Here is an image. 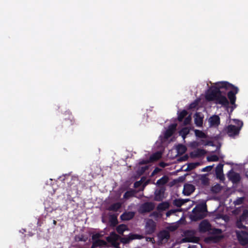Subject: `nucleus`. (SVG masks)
<instances>
[{"mask_svg":"<svg viewBox=\"0 0 248 248\" xmlns=\"http://www.w3.org/2000/svg\"><path fill=\"white\" fill-rule=\"evenodd\" d=\"M196 105H197V103H191L190 105V108H193L196 106Z\"/></svg>","mask_w":248,"mask_h":248,"instance_id":"nucleus-55","label":"nucleus"},{"mask_svg":"<svg viewBox=\"0 0 248 248\" xmlns=\"http://www.w3.org/2000/svg\"><path fill=\"white\" fill-rule=\"evenodd\" d=\"M223 164L219 163L216 168L215 172L217 178L222 180L224 179L223 173Z\"/></svg>","mask_w":248,"mask_h":248,"instance_id":"nucleus-19","label":"nucleus"},{"mask_svg":"<svg viewBox=\"0 0 248 248\" xmlns=\"http://www.w3.org/2000/svg\"><path fill=\"white\" fill-rule=\"evenodd\" d=\"M137 191L135 189H130L127 191L124 195L123 198L124 199H128L131 197H135Z\"/></svg>","mask_w":248,"mask_h":248,"instance_id":"nucleus-23","label":"nucleus"},{"mask_svg":"<svg viewBox=\"0 0 248 248\" xmlns=\"http://www.w3.org/2000/svg\"><path fill=\"white\" fill-rule=\"evenodd\" d=\"M76 240L78 241H83V238L82 237H78V238H76Z\"/></svg>","mask_w":248,"mask_h":248,"instance_id":"nucleus-56","label":"nucleus"},{"mask_svg":"<svg viewBox=\"0 0 248 248\" xmlns=\"http://www.w3.org/2000/svg\"><path fill=\"white\" fill-rule=\"evenodd\" d=\"M188 248H196L195 247H188Z\"/></svg>","mask_w":248,"mask_h":248,"instance_id":"nucleus-62","label":"nucleus"},{"mask_svg":"<svg viewBox=\"0 0 248 248\" xmlns=\"http://www.w3.org/2000/svg\"><path fill=\"white\" fill-rule=\"evenodd\" d=\"M185 202L183 199H175L173 201V204L177 207H180Z\"/></svg>","mask_w":248,"mask_h":248,"instance_id":"nucleus-35","label":"nucleus"},{"mask_svg":"<svg viewBox=\"0 0 248 248\" xmlns=\"http://www.w3.org/2000/svg\"><path fill=\"white\" fill-rule=\"evenodd\" d=\"M154 216H157V213L156 212H154L153 213Z\"/></svg>","mask_w":248,"mask_h":248,"instance_id":"nucleus-58","label":"nucleus"},{"mask_svg":"<svg viewBox=\"0 0 248 248\" xmlns=\"http://www.w3.org/2000/svg\"><path fill=\"white\" fill-rule=\"evenodd\" d=\"M162 157V153L160 152H156L155 153H154L150 157V161L151 162L156 161L159 159H160Z\"/></svg>","mask_w":248,"mask_h":248,"instance_id":"nucleus-24","label":"nucleus"},{"mask_svg":"<svg viewBox=\"0 0 248 248\" xmlns=\"http://www.w3.org/2000/svg\"><path fill=\"white\" fill-rule=\"evenodd\" d=\"M202 184L204 186L208 185L209 184V179L206 175H203L201 178Z\"/></svg>","mask_w":248,"mask_h":248,"instance_id":"nucleus-41","label":"nucleus"},{"mask_svg":"<svg viewBox=\"0 0 248 248\" xmlns=\"http://www.w3.org/2000/svg\"><path fill=\"white\" fill-rule=\"evenodd\" d=\"M195 190V186L192 184H186L184 185L183 193L185 195L189 196Z\"/></svg>","mask_w":248,"mask_h":248,"instance_id":"nucleus-18","label":"nucleus"},{"mask_svg":"<svg viewBox=\"0 0 248 248\" xmlns=\"http://www.w3.org/2000/svg\"><path fill=\"white\" fill-rule=\"evenodd\" d=\"M220 84H221L220 88H224V89L225 90H231L228 92L227 96L231 104L233 106L232 108V111L236 107V105L235 104L236 100V94L238 93L239 89L238 87L227 81H220Z\"/></svg>","mask_w":248,"mask_h":248,"instance_id":"nucleus-2","label":"nucleus"},{"mask_svg":"<svg viewBox=\"0 0 248 248\" xmlns=\"http://www.w3.org/2000/svg\"><path fill=\"white\" fill-rule=\"evenodd\" d=\"M148 169V166H145L144 167H141L140 168L139 170H140V173H141L142 174V173H144Z\"/></svg>","mask_w":248,"mask_h":248,"instance_id":"nucleus-49","label":"nucleus"},{"mask_svg":"<svg viewBox=\"0 0 248 248\" xmlns=\"http://www.w3.org/2000/svg\"><path fill=\"white\" fill-rule=\"evenodd\" d=\"M194 133L195 136L199 138L205 139L207 138L206 135L201 130L195 129L194 130Z\"/></svg>","mask_w":248,"mask_h":248,"instance_id":"nucleus-32","label":"nucleus"},{"mask_svg":"<svg viewBox=\"0 0 248 248\" xmlns=\"http://www.w3.org/2000/svg\"><path fill=\"white\" fill-rule=\"evenodd\" d=\"M155 207L154 203L152 202H146L140 205V211L142 214L149 213L154 209Z\"/></svg>","mask_w":248,"mask_h":248,"instance_id":"nucleus-10","label":"nucleus"},{"mask_svg":"<svg viewBox=\"0 0 248 248\" xmlns=\"http://www.w3.org/2000/svg\"><path fill=\"white\" fill-rule=\"evenodd\" d=\"M165 190L166 189L164 186L156 189L155 192L154 200L157 202L162 201L164 198V195Z\"/></svg>","mask_w":248,"mask_h":248,"instance_id":"nucleus-12","label":"nucleus"},{"mask_svg":"<svg viewBox=\"0 0 248 248\" xmlns=\"http://www.w3.org/2000/svg\"><path fill=\"white\" fill-rule=\"evenodd\" d=\"M145 238L146 241L151 242L153 244L155 243V240L153 237H146Z\"/></svg>","mask_w":248,"mask_h":248,"instance_id":"nucleus-50","label":"nucleus"},{"mask_svg":"<svg viewBox=\"0 0 248 248\" xmlns=\"http://www.w3.org/2000/svg\"><path fill=\"white\" fill-rule=\"evenodd\" d=\"M209 122L212 126H218L220 124V118L217 115H214L209 119Z\"/></svg>","mask_w":248,"mask_h":248,"instance_id":"nucleus-21","label":"nucleus"},{"mask_svg":"<svg viewBox=\"0 0 248 248\" xmlns=\"http://www.w3.org/2000/svg\"><path fill=\"white\" fill-rule=\"evenodd\" d=\"M160 170V169H159L158 168H155L154 171L152 172V175H155V174L157 173Z\"/></svg>","mask_w":248,"mask_h":248,"instance_id":"nucleus-53","label":"nucleus"},{"mask_svg":"<svg viewBox=\"0 0 248 248\" xmlns=\"http://www.w3.org/2000/svg\"><path fill=\"white\" fill-rule=\"evenodd\" d=\"M177 125L176 124H172L169 126L164 135L165 139H168L173 134L176 129Z\"/></svg>","mask_w":248,"mask_h":248,"instance_id":"nucleus-14","label":"nucleus"},{"mask_svg":"<svg viewBox=\"0 0 248 248\" xmlns=\"http://www.w3.org/2000/svg\"><path fill=\"white\" fill-rule=\"evenodd\" d=\"M121 207V204L120 202H116L111 204L108 207V210L116 212Z\"/></svg>","mask_w":248,"mask_h":248,"instance_id":"nucleus-29","label":"nucleus"},{"mask_svg":"<svg viewBox=\"0 0 248 248\" xmlns=\"http://www.w3.org/2000/svg\"><path fill=\"white\" fill-rule=\"evenodd\" d=\"M235 121H236L235 123L238 125L237 126L230 124L226 127V132L230 137L238 135L239 131L243 125L242 122L239 120Z\"/></svg>","mask_w":248,"mask_h":248,"instance_id":"nucleus-4","label":"nucleus"},{"mask_svg":"<svg viewBox=\"0 0 248 248\" xmlns=\"http://www.w3.org/2000/svg\"><path fill=\"white\" fill-rule=\"evenodd\" d=\"M178 150L179 152L184 153L186 151V148L184 145H179L178 147Z\"/></svg>","mask_w":248,"mask_h":248,"instance_id":"nucleus-47","label":"nucleus"},{"mask_svg":"<svg viewBox=\"0 0 248 248\" xmlns=\"http://www.w3.org/2000/svg\"><path fill=\"white\" fill-rule=\"evenodd\" d=\"M244 201V197L238 198L234 202V203L235 205H241V204L243 203Z\"/></svg>","mask_w":248,"mask_h":248,"instance_id":"nucleus-44","label":"nucleus"},{"mask_svg":"<svg viewBox=\"0 0 248 248\" xmlns=\"http://www.w3.org/2000/svg\"><path fill=\"white\" fill-rule=\"evenodd\" d=\"M207 159L208 161H217L219 160V157L217 155H213L208 156Z\"/></svg>","mask_w":248,"mask_h":248,"instance_id":"nucleus-40","label":"nucleus"},{"mask_svg":"<svg viewBox=\"0 0 248 248\" xmlns=\"http://www.w3.org/2000/svg\"><path fill=\"white\" fill-rule=\"evenodd\" d=\"M108 243H110L112 246L115 248H120V242H119V241H108Z\"/></svg>","mask_w":248,"mask_h":248,"instance_id":"nucleus-45","label":"nucleus"},{"mask_svg":"<svg viewBox=\"0 0 248 248\" xmlns=\"http://www.w3.org/2000/svg\"><path fill=\"white\" fill-rule=\"evenodd\" d=\"M134 215L132 212H125L121 215L120 217L123 220H129L134 217Z\"/></svg>","mask_w":248,"mask_h":248,"instance_id":"nucleus-22","label":"nucleus"},{"mask_svg":"<svg viewBox=\"0 0 248 248\" xmlns=\"http://www.w3.org/2000/svg\"><path fill=\"white\" fill-rule=\"evenodd\" d=\"M156 228V223L152 219L147 220L145 226V232L146 234H152L154 233Z\"/></svg>","mask_w":248,"mask_h":248,"instance_id":"nucleus-6","label":"nucleus"},{"mask_svg":"<svg viewBox=\"0 0 248 248\" xmlns=\"http://www.w3.org/2000/svg\"><path fill=\"white\" fill-rule=\"evenodd\" d=\"M120 241L123 244H127L131 241L130 239V236L129 235L127 237H122L120 239Z\"/></svg>","mask_w":248,"mask_h":248,"instance_id":"nucleus-43","label":"nucleus"},{"mask_svg":"<svg viewBox=\"0 0 248 248\" xmlns=\"http://www.w3.org/2000/svg\"><path fill=\"white\" fill-rule=\"evenodd\" d=\"M191 121V117L190 115H189L188 116L186 117L185 119V120L184 121V124L185 125L189 124L190 123Z\"/></svg>","mask_w":248,"mask_h":248,"instance_id":"nucleus-46","label":"nucleus"},{"mask_svg":"<svg viewBox=\"0 0 248 248\" xmlns=\"http://www.w3.org/2000/svg\"><path fill=\"white\" fill-rule=\"evenodd\" d=\"M210 231H211V233L214 235L220 234H221L222 232L221 229L217 228H213V229H211Z\"/></svg>","mask_w":248,"mask_h":248,"instance_id":"nucleus-42","label":"nucleus"},{"mask_svg":"<svg viewBox=\"0 0 248 248\" xmlns=\"http://www.w3.org/2000/svg\"><path fill=\"white\" fill-rule=\"evenodd\" d=\"M203 116L200 112H196L195 114L194 121L198 126H202L203 124Z\"/></svg>","mask_w":248,"mask_h":248,"instance_id":"nucleus-20","label":"nucleus"},{"mask_svg":"<svg viewBox=\"0 0 248 248\" xmlns=\"http://www.w3.org/2000/svg\"><path fill=\"white\" fill-rule=\"evenodd\" d=\"M207 212L206 203L199 204L192 209L189 218L193 221H197L204 218L207 216Z\"/></svg>","mask_w":248,"mask_h":248,"instance_id":"nucleus-3","label":"nucleus"},{"mask_svg":"<svg viewBox=\"0 0 248 248\" xmlns=\"http://www.w3.org/2000/svg\"><path fill=\"white\" fill-rule=\"evenodd\" d=\"M211 230V225L207 219L202 220L199 225V232L204 233Z\"/></svg>","mask_w":248,"mask_h":248,"instance_id":"nucleus-11","label":"nucleus"},{"mask_svg":"<svg viewBox=\"0 0 248 248\" xmlns=\"http://www.w3.org/2000/svg\"><path fill=\"white\" fill-rule=\"evenodd\" d=\"M185 237L183 239L184 241L187 242H196L198 238L194 236V233L192 231H186L185 232Z\"/></svg>","mask_w":248,"mask_h":248,"instance_id":"nucleus-13","label":"nucleus"},{"mask_svg":"<svg viewBox=\"0 0 248 248\" xmlns=\"http://www.w3.org/2000/svg\"><path fill=\"white\" fill-rule=\"evenodd\" d=\"M53 223L54 225H56L57 224V221L55 220H53Z\"/></svg>","mask_w":248,"mask_h":248,"instance_id":"nucleus-60","label":"nucleus"},{"mask_svg":"<svg viewBox=\"0 0 248 248\" xmlns=\"http://www.w3.org/2000/svg\"><path fill=\"white\" fill-rule=\"evenodd\" d=\"M169 207V204L168 202H162L158 204L157 206V209L159 211H164L168 209Z\"/></svg>","mask_w":248,"mask_h":248,"instance_id":"nucleus-26","label":"nucleus"},{"mask_svg":"<svg viewBox=\"0 0 248 248\" xmlns=\"http://www.w3.org/2000/svg\"><path fill=\"white\" fill-rule=\"evenodd\" d=\"M159 165L162 168H165L166 166H167V164L164 162H161L159 163Z\"/></svg>","mask_w":248,"mask_h":248,"instance_id":"nucleus-54","label":"nucleus"},{"mask_svg":"<svg viewBox=\"0 0 248 248\" xmlns=\"http://www.w3.org/2000/svg\"><path fill=\"white\" fill-rule=\"evenodd\" d=\"M71 124H74V122H75V120H73V122H72V120L71 119Z\"/></svg>","mask_w":248,"mask_h":248,"instance_id":"nucleus-61","label":"nucleus"},{"mask_svg":"<svg viewBox=\"0 0 248 248\" xmlns=\"http://www.w3.org/2000/svg\"><path fill=\"white\" fill-rule=\"evenodd\" d=\"M201 145L213 146V143L212 141H205L204 140H202L200 141H194L190 143V146L193 148H196Z\"/></svg>","mask_w":248,"mask_h":248,"instance_id":"nucleus-15","label":"nucleus"},{"mask_svg":"<svg viewBox=\"0 0 248 248\" xmlns=\"http://www.w3.org/2000/svg\"><path fill=\"white\" fill-rule=\"evenodd\" d=\"M189 131L188 127H184L179 131V135L182 136L183 139H185L187 135L189 134Z\"/></svg>","mask_w":248,"mask_h":248,"instance_id":"nucleus-30","label":"nucleus"},{"mask_svg":"<svg viewBox=\"0 0 248 248\" xmlns=\"http://www.w3.org/2000/svg\"><path fill=\"white\" fill-rule=\"evenodd\" d=\"M187 115V111L184 109L182 111H181L178 116V120L179 122H182L184 118L186 117V116Z\"/></svg>","mask_w":248,"mask_h":248,"instance_id":"nucleus-34","label":"nucleus"},{"mask_svg":"<svg viewBox=\"0 0 248 248\" xmlns=\"http://www.w3.org/2000/svg\"><path fill=\"white\" fill-rule=\"evenodd\" d=\"M199 163H190L187 165V168L185 170L186 171H190L194 169L198 165Z\"/></svg>","mask_w":248,"mask_h":248,"instance_id":"nucleus-38","label":"nucleus"},{"mask_svg":"<svg viewBox=\"0 0 248 248\" xmlns=\"http://www.w3.org/2000/svg\"><path fill=\"white\" fill-rule=\"evenodd\" d=\"M100 237L101 234L99 233H96L92 235V239L93 241L92 248L106 246L107 245V243L105 240L99 239Z\"/></svg>","mask_w":248,"mask_h":248,"instance_id":"nucleus-7","label":"nucleus"},{"mask_svg":"<svg viewBox=\"0 0 248 248\" xmlns=\"http://www.w3.org/2000/svg\"><path fill=\"white\" fill-rule=\"evenodd\" d=\"M220 189L219 188L218 185L215 186H214L212 187V190L214 192H217L219 191Z\"/></svg>","mask_w":248,"mask_h":248,"instance_id":"nucleus-51","label":"nucleus"},{"mask_svg":"<svg viewBox=\"0 0 248 248\" xmlns=\"http://www.w3.org/2000/svg\"><path fill=\"white\" fill-rule=\"evenodd\" d=\"M126 230H128V228L125 224H120L116 228V231L120 234L123 235L124 232Z\"/></svg>","mask_w":248,"mask_h":248,"instance_id":"nucleus-27","label":"nucleus"},{"mask_svg":"<svg viewBox=\"0 0 248 248\" xmlns=\"http://www.w3.org/2000/svg\"><path fill=\"white\" fill-rule=\"evenodd\" d=\"M149 163V161L148 160H142L139 162V164L140 165L147 164Z\"/></svg>","mask_w":248,"mask_h":248,"instance_id":"nucleus-52","label":"nucleus"},{"mask_svg":"<svg viewBox=\"0 0 248 248\" xmlns=\"http://www.w3.org/2000/svg\"><path fill=\"white\" fill-rule=\"evenodd\" d=\"M206 154V151L204 149L198 148L191 152L190 155L192 158H199L204 156Z\"/></svg>","mask_w":248,"mask_h":248,"instance_id":"nucleus-16","label":"nucleus"},{"mask_svg":"<svg viewBox=\"0 0 248 248\" xmlns=\"http://www.w3.org/2000/svg\"><path fill=\"white\" fill-rule=\"evenodd\" d=\"M243 222L238 218L236 222V226L239 229H244L247 228L246 226L243 224Z\"/></svg>","mask_w":248,"mask_h":248,"instance_id":"nucleus-39","label":"nucleus"},{"mask_svg":"<svg viewBox=\"0 0 248 248\" xmlns=\"http://www.w3.org/2000/svg\"><path fill=\"white\" fill-rule=\"evenodd\" d=\"M121 238V236L116 233L113 232L111 234L110 236H108L107 237V240L108 241H120V239Z\"/></svg>","mask_w":248,"mask_h":248,"instance_id":"nucleus-28","label":"nucleus"},{"mask_svg":"<svg viewBox=\"0 0 248 248\" xmlns=\"http://www.w3.org/2000/svg\"><path fill=\"white\" fill-rule=\"evenodd\" d=\"M235 233L241 245L245 246L248 244V232H247L236 230Z\"/></svg>","mask_w":248,"mask_h":248,"instance_id":"nucleus-5","label":"nucleus"},{"mask_svg":"<svg viewBox=\"0 0 248 248\" xmlns=\"http://www.w3.org/2000/svg\"><path fill=\"white\" fill-rule=\"evenodd\" d=\"M223 238V235H214L209 236L208 239L215 243H217L221 241Z\"/></svg>","mask_w":248,"mask_h":248,"instance_id":"nucleus-31","label":"nucleus"},{"mask_svg":"<svg viewBox=\"0 0 248 248\" xmlns=\"http://www.w3.org/2000/svg\"><path fill=\"white\" fill-rule=\"evenodd\" d=\"M220 82L215 83V85L210 87L206 93L205 99L208 101H215L216 104L221 105L222 106L228 108L229 102L227 97L222 94L221 89L224 88H220Z\"/></svg>","mask_w":248,"mask_h":248,"instance_id":"nucleus-1","label":"nucleus"},{"mask_svg":"<svg viewBox=\"0 0 248 248\" xmlns=\"http://www.w3.org/2000/svg\"><path fill=\"white\" fill-rule=\"evenodd\" d=\"M168 181L169 177L167 175H164L157 181L156 184L159 186H164L168 183Z\"/></svg>","mask_w":248,"mask_h":248,"instance_id":"nucleus-25","label":"nucleus"},{"mask_svg":"<svg viewBox=\"0 0 248 248\" xmlns=\"http://www.w3.org/2000/svg\"><path fill=\"white\" fill-rule=\"evenodd\" d=\"M228 177L233 183H237L240 180V174L238 173L232 171V170L229 171L228 174Z\"/></svg>","mask_w":248,"mask_h":248,"instance_id":"nucleus-17","label":"nucleus"},{"mask_svg":"<svg viewBox=\"0 0 248 248\" xmlns=\"http://www.w3.org/2000/svg\"><path fill=\"white\" fill-rule=\"evenodd\" d=\"M213 166H208L202 169V171H210L213 169Z\"/></svg>","mask_w":248,"mask_h":248,"instance_id":"nucleus-48","label":"nucleus"},{"mask_svg":"<svg viewBox=\"0 0 248 248\" xmlns=\"http://www.w3.org/2000/svg\"><path fill=\"white\" fill-rule=\"evenodd\" d=\"M138 183H139L138 182H135V184H134V186H135V187H137L138 186L137 184H138Z\"/></svg>","mask_w":248,"mask_h":248,"instance_id":"nucleus-57","label":"nucleus"},{"mask_svg":"<svg viewBox=\"0 0 248 248\" xmlns=\"http://www.w3.org/2000/svg\"><path fill=\"white\" fill-rule=\"evenodd\" d=\"M246 176L248 179V170L246 172Z\"/></svg>","mask_w":248,"mask_h":248,"instance_id":"nucleus-59","label":"nucleus"},{"mask_svg":"<svg viewBox=\"0 0 248 248\" xmlns=\"http://www.w3.org/2000/svg\"><path fill=\"white\" fill-rule=\"evenodd\" d=\"M109 222L111 224V225L113 226H116L118 222L117 217L114 215H111L109 218Z\"/></svg>","mask_w":248,"mask_h":248,"instance_id":"nucleus-36","label":"nucleus"},{"mask_svg":"<svg viewBox=\"0 0 248 248\" xmlns=\"http://www.w3.org/2000/svg\"><path fill=\"white\" fill-rule=\"evenodd\" d=\"M64 183L65 181L68 183L69 187L70 190H77L78 189V179L76 177H71L67 176L65 179H63Z\"/></svg>","mask_w":248,"mask_h":248,"instance_id":"nucleus-9","label":"nucleus"},{"mask_svg":"<svg viewBox=\"0 0 248 248\" xmlns=\"http://www.w3.org/2000/svg\"><path fill=\"white\" fill-rule=\"evenodd\" d=\"M239 218L243 222L248 220V210H244L242 214L239 217Z\"/></svg>","mask_w":248,"mask_h":248,"instance_id":"nucleus-33","label":"nucleus"},{"mask_svg":"<svg viewBox=\"0 0 248 248\" xmlns=\"http://www.w3.org/2000/svg\"><path fill=\"white\" fill-rule=\"evenodd\" d=\"M129 236L131 241L134 239H141L144 238L142 235L138 234L130 233Z\"/></svg>","mask_w":248,"mask_h":248,"instance_id":"nucleus-37","label":"nucleus"},{"mask_svg":"<svg viewBox=\"0 0 248 248\" xmlns=\"http://www.w3.org/2000/svg\"><path fill=\"white\" fill-rule=\"evenodd\" d=\"M158 244L161 245L167 243L170 238V232L167 230L160 231L157 234Z\"/></svg>","mask_w":248,"mask_h":248,"instance_id":"nucleus-8","label":"nucleus"}]
</instances>
